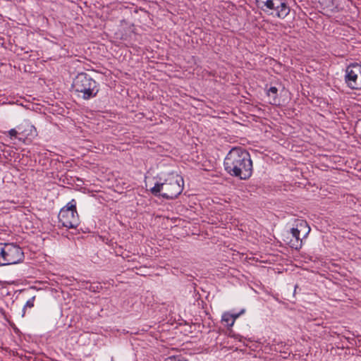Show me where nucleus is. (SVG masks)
Returning a JSON list of instances; mask_svg holds the SVG:
<instances>
[{
	"label": "nucleus",
	"mask_w": 361,
	"mask_h": 361,
	"mask_svg": "<svg viewBox=\"0 0 361 361\" xmlns=\"http://www.w3.org/2000/svg\"><path fill=\"white\" fill-rule=\"evenodd\" d=\"M18 130H20V135L23 136V137H18L19 140H24V137L31 139L37 135L35 126L28 123L18 127Z\"/></svg>",
	"instance_id": "6e6552de"
},
{
	"label": "nucleus",
	"mask_w": 361,
	"mask_h": 361,
	"mask_svg": "<svg viewBox=\"0 0 361 361\" xmlns=\"http://www.w3.org/2000/svg\"><path fill=\"white\" fill-rule=\"evenodd\" d=\"M72 88L78 97L85 100L90 99L97 94V82L85 73H78L73 80Z\"/></svg>",
	"instance_id": "7ed1b4c3"
},
{
	"label": "nucleus",
	"mask_w": 361,
	"mask_h": 361,
	"mask_svg": "<svg viewBox=\"0 0 361 361\" xmlns=\"http://www.w3.org/2000/svg\"><path fill=\"white\" fill-rule=\"evenodd\" d=\"M164 361H180V360L176 357H169L164 360Z\"/></svg>",
	"instance_id": "dca6fc26"
},
{
	"label": "nucleus",
	"mask_w": 361,
	"mask_h": 361,
	"mask_svg": "<svg viewBox=\"0 0 361 361\" xmlns=\"http://www.w3.org/2000/svg\"><path fill=\"white\" fill-rule=\"evenodd\" d=\"M0 254L4 266L16 264L24 259L22 249L13 243H6L0 246Z\"/></svg>",
	"instance_id": "423d86ee"
},
{
	"label": "nucleus",
	"mask_w": 361,
	"mask_h": 361,
	"mask_svg": "<svg viewBox=\"0 0 361 361\" xmlns=\"http://www.w3.org/2000/svg\"><path fill=\"white\" fill-rule=\"evenodd\" d=\"M224 169L232 176L241 180L249 178L252 173V161L247 151L242 147H233L227 154Z\"/></svg>",
	"instance_id": "f257e3e1"
},
{
	"label": "nucleus",
	"mask_w": 361,
	"mask_h": 361,
	"mask_svg": "<svg viewBox=\"0 0 361 361\" xmlns=\"http://www.w3.org/2000/svg\"><path fill=\"white\" fill-rule=\"evenodd\" d=\"M344 81L351 90H361V63H353L345 71Z\"/></svg>",
	"instance_id": "0eeeda50"
},
{
	"label": "nucleus",
	"mask_w": 361,
	"mask_h": 361,
	"mask_svg": "<svg viewBox=\"0 0 361 361\" xmlns=\"http://www.w3.org/2000/svg\"><path fill=\"white\" fill-rule=\"evenodd\" d=\"M310 227L304 220H297L295 226H293L288 236L287 239L290 240L287 242L289 246L295 250L301 248L302 245V240L306 238L310 232Z\"/></svg>",
	"instance_id": "20e7f679"
},
{
	"label": "nucleus",
	"mask_w": 361,
	"mask_h": 361,
	"mask_svg": "<svg viewBox=\"0 0 361 361\" xmlns=\"http://www.w3.org/2000/svg\"><path fill=\"white\" fill-rule=\"evenodd\" d=\"M245 312V309H242L238 313H233V314H232L234 322H235L236 319H238L240 315L244 314Z\"/></svg>",
	"instance_id": "2eb2a0df"
},
{
	"label": "nucleus",
	"mask_w": 361,
	"mask_h": 361,
	"mask_svg": "<svg viewBox=\"0 0 361 361\" xmlns=\"http://www.w3.org/2000/svg\"><path fill=\"white\" fill-rule=\"evenodd\" d=\"M278 89L276 87H271L267 91V95L269 98V103L277 104L279 99L277 98Z\"/></svg>",
	"instance_id": "9d476101"
},
{
	"label": "nucleus",
	"mask_w": 361,
	"mask_h": 361,
	"mask_svg": "<svg viewBox=\"0 0 361 361\" xmlns=\"http://www.w3.org/2000/svg\"><path fill=\"white\" fill-rule=\"evenodd\" d=\"M273 10L276 11V16L279 18H286L290 13V8L284 0H279Z\"/></svg>",
	"instance_id": "1a4fd4ad"
},
{
	"label": "nucleus",
	"mask_w": 361,
	"mask_h": 361,
	"mask_svg": "<svg viewBox=\"0 0 361 361\" xmlns=\"http://www.w3.org/2000/svg\"><path fill=\"white\" fill-rule=\"evenodd\" d=\"M3 262V261H2V259H1V255L0 254V267H1V266H4V265L3 264V262Z\"/></svg>",
	"instance_id": "f3484780"
},
{
	"label": "nucleus",
	"mask_w": 361,
	"mask_h": 361,
	"mask_svg": "<svg viewBox=\"0 0 361 361\" xmlns=\"http://www.w3.org/2000/svg\"><path fill=\"white\" fill-rule=\"evenodd\" d=\"M183 188V179L175 173L168 174L164 182H157L150 188V192L154 196H161L169 200L178 197Z\"/></svg>",
	"instance_id": "f03ea898"
},
{
	"label": "nucleus",
	"mask_w": 361,
	"mask_h": 361,
	"mask_svg": "<svg viewBox=\"0 0 361 361\" xmlns=\"http://www.w3.org/2000/svg\"><path fill=\"white\" fill-rule=\"evenodd\" d=\"M221 321L222 322H224L226 326L230 329L231 328L234 324L233 317L231 313L228 312H226L222 314L221 317Z\"/></svg>",
	"instance_id": "9b49d317"
},
{
	"label": "nucleus",
	"mask_w": 361,
	"mask_h": 361,
	"mask_svg": "<svg viewBox=\"0 0 361 361\" xmlns=\"http://www.w3.org/2000/svg\"><path fill=\"white\" fill-rule=\"evenodd\" d=\"M8 133L11 138H17V135L18 134L20 135V131L16 130L15 128H12L8 132Z\"/></svg>",
	"instance_id": "4468645a"
},
{
	"label": "nucleus",
	"mask_w": 361,
	"mask_h": 361,
	"mask_svg": "<svg viewBox=\"0 0 361 361\" xmlns=\"http://www.w3.org/2000/svg\"><path fill=\"white\" fill-rule=\"evenodd\" d=\"M34 300H35V297H32L27 301V302L25 303V305L23 307V317L25 314V310L27 307L31 308L34 306Z\"/></svg>",
	"instance_id": "ddd939ff"
},
{
	"label": "nucleus",
	"mask_w": 361,
	"mask_h": 361,
	"mask_svg": "<svg viewBox=\"0 0 361 361\" xmlns=\"http://www.w3.org/2000/svg\"><path fill=\"white\" fill-rule=\"evenodd\" d=\"M59 220L61 225L68 228H75L80 220L76 210V201L73 199L63 207L59 214Z\"/></svg>",
	"instance_id": "39448f33"
},
{
	"label": "nucleus",
	"mask_w": 361,
	"mask_h": 361,
	"mask_svg": "<svg viewBox=\"0 0 361 361\" xmlns=\"http://www.w3.org/2000/svg\"><path fill=\"white\" fill-rule=\"evenodd\" d=\"M277 3H279V0H265L262 1L259 7L264 11H266V10L264 8V6H265L267 9L273 10Z\"/></svg>",
	"instance_id": "f8f14e48"
}]
</instances>
